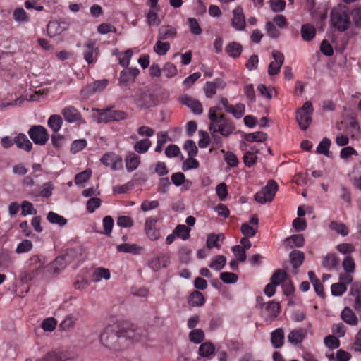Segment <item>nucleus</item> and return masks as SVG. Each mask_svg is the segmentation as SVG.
<instances>
[{"instance_id": "48", "label": "nucleus", "mask_w": 361, "mask_h": 361, "mask_svg": "<svg viewBox=\"0 0 361 361\" xmlns=\"http://www.w3.org/2000/svg\"><path fill=\"white\" fill-rule=\"evenodd\" d=\"M151 146V141L146 138L137 142L134 145V149L139 154L147 152Z\"/></svg>"}, {"instance_id": "17", "label": "nucleus", "mask_w": 361, "mask_h": 361, "mask_svg": "<svg viewBox=\"0 0 361 361\" xmlns=\"http://www.w3.org/2000/svg\"><path fill=\"white\" fill-rule=\"evenodd\" d=\"M28 263L29 270L32 272V276H29L31 279L35 274L42 271L45 261L42 255H34L29 259Z\"/></svg>"}, {"instance_id": "29", "label": "nucleus", "mask_w": 361, "mask_h": 361, "mask_svg": "<svg viewBox=\"0 0 361 361\" xmlns=\"http://www.w3.org/2000/svg\"><path fill=\"white\" fill-rule=\"evenodd\" d=\"M284 342V332L281 328L275 329L271 334V343L274 348H280Z\"/></svg>"}, {"instance_id": "22", "label": "nucleus", "mask_w": 361, "mask_h": 361, "mask_svg": "<svg viewBox=\"0 0 361 361\" xmlns=\"http://www.w3.org/2000/svg\"><path fill=\"white\" fill-rule=\"evenodd\" d=\"M329 228L335 233L343 237L349 234L350 230L348 226L343 222L333 220L329 224Z\"/></svg>"}, {"instance_id": "39", "label": "nucleus", "mask_w": 361, "mask_h": 361, "mask_svg": "<svg viewBox=\"0 0 361 361\" xmlns=\"http://www.w3.org/2000/svg\"><path fill=\"white\" fill-rule=\"evenodd\" d=\"M54 189V186L51 182L45 183L42 185V190L39 192L33 191L32 195L37 197H42L44 198H49L52 195V190Z\"/></svg>"}, {"instance_id": "36", "label": "nucleus", "mask_w": 361, "mask_h": 361, "mask_svg": "<svg viewBox=\"0 0 361 361\" xmlns=\"http://www.w3.org/2000/svg\"><path fill=\"white\" fill-rule=\"evenodd\" d=\"M64 29L60 25L56 20L49 21L47 25V35L50 37H54L56 35H61Z\"/></svg>"}, {"instance_id": "24", "label": "nucleus", "mask_w": 361, "mask_h": 361, "mask_svg": "<svg viewBox=\"0 0 361 361\" xmlns=\"http://www.w3.org/2000/svg\"><path fill=\"white\" fill-rule=\"evenodd\" d=\"M322 264L324 268L329 270L334 269H338L339 259L336 254L329 253L324 257Z\"/></svg>"}, {"instance_id": "20", "label": "nucleus", "mask_w": 361, "mask_h": 361, "mask_svg": "<svg viewBox=\"0 0 361 361\" xmlns=\"http://www.w3.org/2000/svg\"><path fill=\"white\" fill-rule=\"evenodd\" d=\"M181 102L183 105H185L186 106L190 108L195 114L200 115L203 111L202 105L201 102L189 96L185 95L183 97Z\"/></svg>"}, {"instance_id": "61", "label": "nucleus", "mask_w": 361, "mask_h": 361, "mask_svg": "<svg viewBox=\"0 0 361 361\" xmlns=\"http://www.w3.org/2000/svg\"><path fill=\"white\" fill-rule=\"evenodd\" d=\"M102 223L104 229V234L107 236H110L114 224L113 218L111 216H106L104 217Z\"/></svg>"}, {"instance_id": "34", "label": "nucleus", "mask_w": 361, "mask_h": 361, "mask_svg": "<svg viewBox=\"0 0 361 361\" xmlns=\"http://www.w3.org/2000/svg\"><path fill=\"white\" fill-rule=\"evenodd\" d=\"M140 162V158L135 153H131L126 157V167L128 172L135 170Z\"/></svg>"}, {"instance_id": "31", "label": "nucleus", "mask_w": 361, "mask_h": 361, "mask_svg": "<svg viewBox=\"0 0 361 361\" xmlns=\"http://www.w3.org/2000/svg\"><path fill=\"white\" fill-rule=\"evenodd\" d=\"M289 258L293 268L298 269L302 264L305 260V254L302 251L294 250L290 252Z\"/></svg>"}, {"instance_id": "15", "label": "nucleus", "mask_w": 361, "mask_h": 361, "mask_svg": "<svg viewBox=\"0 0 361 361\" xmlns=\"http://www.w3.org/2000/svg\"><path fill=\"white\" fill-rule=\"evenodd\" d=\"M259 300H262L261 297H258L257 298V302L260 307L267 313L269 317L271 319L277 317L281 310V307L279 302L269 301L267 303H259Z\"/></svg>"}, {"instance_id": "43", "label": "nucleus", "mask_w": 361, "mask_h": 361, "mask_svg": "<svg viewBox=\"0 0 361 361\" xmlns=\"http://www.w3.org/2000/svg\"><path fill=\"white\" fill-rule=\"evenodd\" d=\"M47 219L51 224H57L59 226H64L67 224V219L66 218L54 212H49Z\"/></svg>"}, {"instance_id": "58", "label": "nucleus", "mask_w": 361, "mask_h": 361, "mask_svg": "<svg viewBox=\"0 0 361 361\" xmlns=\"http://www.w3.org/2000/svg\"><path fill=\"white\" fill-rule=\"evenodd\" d=\"M336 249L338 252L343 255H350L355 252V246L351 243H343L336 245Z\"/></svg>"}, {"instance_id": "13", "label": "nucleus", "mask_w": 361, "mask_h": 361, "mask_svg": "<svg viewBox=\"0 0 361 361\" xmlns=\"http://www.w3.org/2000/svg\"><path fill=\"white\" fill-rule=\"evenodd\" d=\"M140 73L137 68H130L121 71L118 79V85L121 86H128L135 82V78Z\"/></svg>"}, {"instance_id": "7", "label": "nucleus", "mask_w": 361, "mask_h": 361, "mask_svg": "<svg viewBox=\"0 0 361 361\" xmlns=\"http://www.w3.org/2000/svg\"><path fill=\"white\" fill-rule=\"evenodd\" d=\"M314 109L311 102H306L303 106L296 111V121L298 123L300 128L302 130H307L310 126L312 119V115Z\"/></svg>"}, {"instance_id": "57", "label": "nucleus", "mask_w": 361, "mask_h": 361, "mask_svg": "<svg viewBox=\"0 0 361 361\" xmlns=\"http://www.w3.org/2000/svg\"><path fill=\"white\" fill-rule=\"evenodd\" d=\"M287 277V273L280 269H276L272 274L270 281L271 282L277 283L280 285Z\"/></svg>"}, {"instance_id": "3", "label": "nucleus", "mask_w": 361, "mask_h": 361, "mask_svg": "<svg viewBox=\"0 0 361 361\" xmlns=\"http://www.w3.org/2000/svg\"><path fill=\"white\" fill-rule=\"evenodd\" d=\"M86 256L85 255V248L82 245L75 247H71L66 250L64 255L56 258L54 262L61 267H66L67 263L73 262H82Z\"/></svg>"}, {"instance_id": "16", "label": "nucleus", "mask_w": 361, "mask_h": 361, "mask_svg": "<svg viewBox=\"0 0 361 361\" xmlns=\"http://www.w3.org/2000/svg\"><path fill=\"white\" fill-rule=\"evenodd\" d=\"M233 18L232 19V26L236 30H243L245 28L246 23L243 10L241 6H237L233 10Z\"/></svg>"}, {"instance_id": "33", "label": "nucleus", "mask_w": 361, "mask_h": 361, "mask_svg": "<svg viewBox=\"0 0 361 361\" xmlns=\"http://www.w3.org/2000/svg\"><path fill=\"white\" fill-rule=\"evenodd\" d=\"M14 262L12 253L6 249L0 250V267L4 268L10 267Z\"/></svg>"}, {"instance_id": "5", "label": "nucleus", "mask_w": 361, "mask_h": 361, "mask_svg": "<svg viewBox=\"0 0 361 361\" xmlns=\"http://www.w3.org/2000/svg\"><path fill=\"white\" fill-rule=\"evenodd\" d=\"M331 22L338 31H345L350 25L348 11L345 8H334L331 12Z\"/></svg>"}, {"instance_id": "62", "label": "nucleus", "mask_w": 361, "mask_h": 361, "mask_svg": "<svg viewBox=\"0 0 361 361\" xmlns=\"http://www.w3.org/2000/svg\"><path fill=\"white\" fill-rule=\"evenodd\" d=\"M111 121H120L126 119L128 114L126 112L121 110H114L110 108Z\"/></svg>"}, {"instance_id": "28", "label": "nucleus", "mask_w": 361, "mask_h": 361, "mask_svg": "<svg viewBox=\"0 0 361 361\" xmlns=\"http://www.w3.org/2000/svg\"><path fill=\"white\" fill-rule=\"evenodd\" d=\"M225 51L230 57L237 59L241 55L243 46L239 42H231L226 45Z\"/></svg>"}, {"instance_id": "30", "label": "nucleus", "mask_w": 361, "mask_h": 361, "mask_svg": "<svg viewBox=\"0 0 361 361\" xmlns=\"http://www.w3.org/2000/svg\"><path fill=\"white\" fill-rule=\"evenodd\" d=\"M350 294L355 298V310L358 312H361V285L353 284L350 290Z\"/></svg>"}, {"instance_id": "26", "label": "nucleus", "mask_w": 361, "mask_h": 361, "mask_svg": "<svg viewBox=\"0 0 361 361\" xmlns=\"http://www.w3.org/2000/svg\"><path fill=\"white\" fill-rule=\"evenodd\" d=\"M341 319L349 325L355 326L358 324V318L348 307H345L341 313Z\"/></svg>"}, {"instance_id": "25", "label": "nucleus", "mask_w": 361, "mask_h": 361, "mask_svg": "<svg viewBox=\"0 0 361 361\" xmlns=\"http://www.w3.org/2000/svg\"><path fill=\"white\" fill-rule=\"evenodd\" d=\"M177 32L176 29L171 25H162L158 31V39H174L176 37Z\"/></svg>"}, {"instance_id": "60", "label": "nucleus", "mask_w": 361, "mask_h": 361, "mask_svg": "<svg viewBox=\"0 0 361 361\" xmlns=\"http://www.w3.org/2000/svg\"><path fill=\"white\" fill-rule=\"evenodd\" d=\"M32 243L30 240H23L17 246L16 252L17 254L27 252L32 250Z\"/></svg>"}, {"instance_id": "51", "label": "nucleus", "mask_w": 361, "mask_h": 361, "mask_svg": "<svg viewBox=\"0 0 361 361\" xmlns=\"http://www.w3.org/2000/svg\"><path fill=\"white\" fill-rule=\"evenodd\" d=\"M189 339L191 342L199 344L204 339V333L200 329L191 331L189 334Z\"/></svg>"}, {"instance_id": "6", "label": "nucleus", "mask_w": 361, "mask_h": 361, "mask_svg": "<svg viewBox=\"0 0 361 361\" xmlns=\"http://www.w3.org/2000/svg\"><path fill=\"white\" fill-rule=\"evenodd\" d=\"M278 188V184L274 180H268L266 186L255 195V201L262 204L271 202L276 195Z\"/></svg>"}, {"instance_id": "42", "label": "nucleus", "mask_w": 361, "mask_h": 361, "mask_svg": "<svg viewBox=\"0 0 361 361\" xmlns=\"http://www.w3.org/2000/svg\"><path fill=\"white\" fill-rule=\"evenodd\" d=\"M190 228L184 225L178 224L173 230V234H176V237L180 238L183 240H186L190 238Z\"/></svg>"}, {"instance_id": "23", "label": "nucleus", "mask_w": 361, "mask_h": 361, "mask_svg": "<svg viewBox=\"0 0 361 361\" xmlns=\"http://www.w3.org/2000/svg\"><path fill=\"white\" fill-rule=\"evenodd\" d=\"M188 303L191 307H202L205 303L204 296L199 290H194L188 296Z\"/></svg>"}, {"instance_id": "9", "label": "nucleus", "mask_w": 361, "mask_h": 361, "mask_svg": "<svg viewBox=\"0 0 361 361\" xmlns=\"http://www.w3.org/2000/svg\"><path fill=\"white\" fill-rule=\"evenodd\" d=\"M109 84V80L102 79L96 80L85 85L80 91V94L84 97H88L97 92L103 91Z\"/></svg>"}, {"instance_id": "50", "label": "nucleus", "mask_w": 361, "mask_h": 361, "mask_svg": "<svg viewBox=\"0 0 361 361\" xmlns=\"http://www.w3.org/2000/svg\"><path fill=\"white\" fill-rule=\"evenodd\" d=\"M78 320V316L73 314L67 315L65 319L61 322L60 327L63 330H68L70 328H73L75 325V322Z\"/></svg>"}, {"instance_id": "19", "label": "nucleus", "mask_w": 361, "mask_h": 361, "mask_svg": "<svg viewBox=\"0 0 361 361\" xmlns=\"http://www.w3.org/2000/svg\"><path fill=\"white\" fill-rule=\"evenodd\" d=\"M307 329L299 328L291 331L288 335V341L293 344L298 345L301 343L307 337Z\"/></svg>"}, {"instance_id": "14", "label": "nucleus", "mask_w": 361, "mask_h": 361, "mask_svg": "<svg viewBox=\"0 0 361 361\" xmlns=\"http://www.w3.org/2000/svg\"><path fill=\"white\" fill-rule=\"evenodd\" d=\"M272 57L274 61H271L269 65L268 73L269 75H277L280 72L281 67L284 62L283 54L278 50L272 51Z\"/></svg>"}, {"instance_id": "59", "label": "nucleus", "mask_w": 361, "mask_h": 361, "mask_svg": "<svg viewBox=\"0 0 361 361\" xmlns=\"http://www.w3.org/2000/svg\"><path fill=\"white\" fill-rule=\"evenodd\" d=\"M342 267L346 273H353L355 271V264L353 258L348 255L342 262Z\"/></svg>"}, {"instance_id": "8", "label": "nucleus", "mask_w": 361, "mask_h": 361, "mask_svg": "<svg viewBox=\"0 0 361 361\" xmlns=\"http://www.w3.org/2000/svg\"><path fill=\"white\" fill-rule=\"evenodd\" d=\"M27 133L33 142L39 145H45L49 137L47 129L41 125L32 126Z\"/></svg>"}, {"instance_id": "49", "label": "nucleus", "mask_w": 361, "mask_h": 361, "mask_svg": "<svg viewBox=\"0 0 361 361\" xmlns=\"http://www.w3.org/2000/svg\"><path fill=\"white\" fill-rule=\"evenodd\" d=\"M286 242L288 244H293L290 245V247H293V245L298 247H301L304 245L305 239L302 234H294L286 238Z\"/></svg>"}, {"instance_id": "1", "label": "nucleus", "mask_w": 361, "mask_h": 361, "mask_svg": "<svg viewBox=\"0 0 361 361\" xmlns=\"http://www.w3.org/2000/svg\"><path fill=\"white\" fill-rule=\"evenodd\" d=\"M142 330L133 324L122 326L109 325L100 334V341L106 348L119 351L129 344L139 341L142 338Z\"/></svg>"}, {"instance_id": "2", "label": "nucleus", "mask_w": 361, "mask_h": 361, "mask_svg": "<svg viewBox=\"0 0 361 361\" xmlns=\"http://www.w3.org/2000/svg\"><path fill=\"white\" fill-rule=\"evenodd\" d=\"M235 129L234 123L226 116L214 117L209 121V130L219 133L224 137H228Z\"/></svg>"}, {"instance_id": "40", "label": "nucleus", "mask_w": 361, "mask_h": 361, "mask_svg": "<svg viewBox=\"0 0 361 361\" xmlns=\"http://www.w3.org/2000/svg\"><path fill=\"white\" fill-rule=\"evenodd\" d=\"M63 121L59 115H51L48 119V126L54 132L57 133L61 128Z\"/></svg>"}, {"instance_id": "18", "label": "nucleus", "mask_w": 361, "mask_h": 361, "mask_svg": "<svg viewBox=\"0 0 361 361\" xmlns=\"http://www.w3.org/2000/svg\"><path fill=\"white\" fill-rule=\"evenodd\" d=\"M61 114L65 121L69 123L82 121L81 114L74 106H68L65 107L62 110Z\"/></svg>"}, {"instance_id": "47", "label": "nucleus", "mask_w": 361, "mask_h": 361, "mask_svg": "<svg viewBox=\"0 0 361 361\" xmlns=\"http://www.w3.org/2000/svg\"><path fill=\"white\" fill-rule=\"evenodd\" d=\"M215 347L210 342H205L200 345L199 348V354L202 357H209L214 353Z\"/></svg>"}, {"instance_id": "45", "label": "nucleus", "mask_w": 361, "mask_h": 361, "mask_svg": "<svg viewBox=\"0 0 361 361\" xmlns=\"http://www.w3.org/2000/svg\"><path fill=\"white\" fill-rule=\"evenodd\" d=\"M331 144V142L330 139L324 137L317 146V152L319 154H324L328 157H331V152L329 150Z\"/></svg>"}, {"instance_id": "11", "label": "nucleus", "mask_w": 361, "mask_h": 361, "mask_svg": "<svg viewBox=\"0 0 361 361\" xmlns=\"http://www.w3.org/2000/svg\"><path fill=\"white\" fill-rule=\"evenodd\" d=\"M159 220V216H150L146 219L145 224V231L148 237V238L151 240H157L160 237V233L159 230H157L155 227L156 224Z\"/></svg>"}, {"instance_id": "41", "label": "nucleus", "mask_w": 361, "mask_h": 361, "mask_svg": "<svg viewBox=\"0 0 361 361\" xmlns=\"http://www.w3.org/2000/svg\"><path fill=\"white\" fill-rule=\"evenodd\" d=\"M13 18L19 23H25L30 21V17L23 8H16L13 13Z\"/></svg>"}, {"instance_id": "37", "label": "nucleus", "mask_w": 361, "mask_h": 361, "mask_svg": "<svg viewBox=\"0 0 361 361\" xmlns=\"http://www.w3.org/2000/svg\"><path fill=\"white\" fill-rule=\"evenodd\" d=\"M244 139L247 142H262L267 139V134L262 131L254 132L247 133L244 135Z\"/></svg>"}, {"instance_id": "46", "label": "nucleus", "mask_w": 361, "mask_h": 361, "mask_svg": "<svg viewBox=\"0 0 361 361\" xmlns=\"http://www.w3.org/2000/svg\"><path fill=\"white\" fill-rule=\"evenodd\" d=\"M163 39H158L155 45L154 46V51L159 56L165 55L170 49V43L167 42H162Z\"/></svg>"}, {"instance_id": "56", "label": "nucleus", "mask_w": 361, "mask_h": 361, "mask_svg": "<svg viewBox=\"0 0 361 361\" xmlns=\"http://www.w3.org/2000/svg\"><path fill=\"white\" fill-rule=\"evenodd\" d=\"M21 210V214L23 216L37 214V210L34 208L33 204L27 200L22 202Z\"/></svg>"}, {"instance_id": "4", "label": "nucleus", "mask_w": 361, "mask_h": 361, "mask_svg": "<svg viewBox=\"0 0 361 361\" xmlns=\"http://www.w3.org/2000/svg\"><path fill=\"white\" fill-rule=\"evenodd\" d=\"M134 101L140 108H150L159 104L157 95L147 87L139 89L134 95Z\"/></svg>"}, {"instance_id": "64", "label": "nucleus", "mask_w": 361, "mask_h": 361, "mask_svg": "<svg viewBox=\"0 0 361 361\" xmlns=\"http://www.w3.org/2000/svg\"><path fill=\"white\" fill-rule=\"evenodd\" d=\"M347 290V286L341 283H334L331 286V294L334 296H341Z\"/></svg>"}, {"instance_id": "52", "label": "nucleus", "mask_w": 361, "mask_h": 361, "mask_svg": "<svg viewBox=\"0 0 361 361\" xmlns=\"http://www.w3.org/2000/svg\"><path fill=\"white\" fill-rule=\"evenodd\" d=\"M245 111V106L242 103H238L235 106H232V108L228 110L227 113L231 114L233 117L237 119L241 118Z\"/></svg>"}, {"instance_id": "38", "label": "nucleus", "mask_w": 361, "mask_h": 361, "mask_svg": "<svg viewBox=\"0 0 361 361\" xmlns=\"http://www.w3.org/2000/svg\"><path fill=\"white\" fill-rule=\"evenodd\" d=\"M116 250L118 252L137 255L140 251V247H139L136 244L123 243L118 245L116 247Z\"/></svg>"}, {"instance_id": "53", "label": "nucleus", "mask_w": 361, "mask_h": 361, "mask_svg": "<svg viewBox=\"0 0 361 361\" xmlns=\"http://www.w3.org/2000/svg\"><path fill=\"white\" fill-rule=\"evenodd\" d=\"M183 149L188 152V157H194L198 152L195 142L192 140H188L185 142Z\"/></svg>"}, {"instance_id": "44", "label": "nucleus", "mask_w": 361, "mask_h": 361, "mask_svg": "<svg viewBox=\"0 0 361 361\" xmlns=\"http://www.w3.org/2000/svg\"><path fill=\"white\" fill-rule=\"evenodd\" d=\"M226 263V258L224 255H216L209 264V267L214 270L219 271L224 268Z\"/></svg>"}, {"instance_id": "63", "label": "nucleus", "mask_w": 361, "mask_h": 361, "mask_svg": "<svg viewBox=\"0 0 361 361\" xmlns=\"http://www.w3.org/2000/svg\"><path fill=\"white\" fill-rule=\"evenodd\" d=\"M232 251L238 261L240 262L245 261L247 256L243 247L239 245H235L232 247Z\"/></svg>"}, {"instance_id": "21", "label": "nucleus", "mask_w": 361, "mask_h": 361, "mask_svg": "<svg viewBox=\"0 0 361 361\" xmlns=\"http://www.w3.org/2000/svg\"><path fill=\"white\" fill-rule=\"evenodd\" d=\"M345 131L350 136L352 140H358L360 137L361 131L358 122L351 117L348 124L345 126Z\"/></svg>"}, {"instance_id": "35", "label": "nucleus", "mask_w": 361, "mask_h": 361, "mask_svg": "<svg viewBox=\"0 0 361 361\" xmlns=\"http://www.w3.org/2000/svg\"><path fill=\"white\" fill-rule=\"evenodd\" d=\"M316 35V30L312 25L307 23L301 27V36L305 41H311Z\"/></svg>"}, {"instance_id": "55", "label": "nucleus", "mask_w": 361, "mask_h": 361, "mask_svg": "<svg viewBox=\"0 0 361 361\" xmlns=\"http://www.w3.org/2000/svg\"><path fill=\"white\" fill-rule=\"evenodd\" d=\"M220 279L226 284H233L238 281V276L232 272H221L220 274Z\"/></svg>"}, {"instance_id": "54", "label": "nucleus", "mask_w": 361, "mask_h": 361, "mask_svg": "<svg viewBox=\"0 0 361 361\" xmlns=\"http://www.w3.org/2000/svg\"><path fill=\"white\" fill-rule=\"evenodd\" d=\"M92 176V171L90 169H86L78 174L75 177V183L76 185H80L87 182Z\"/></svg>"}, {"instance_id": "10", "label": "nucleus", "mask_w": 361, "mask_h": 361, "mask_svg": "<svg viewBox=\"0 0 361 361\" xmlns=\"http://www.w3.org/2000/svg\"><path fill=\"white\" fill-rule=\"evenodd\" d=\"M100 161L104 166H110L112 171H118L123 168L121 157L113 152L104 154Z\"/></svg>"}, {"instance_id": "12", "label": "nucleus", "mask_w": 361, "mask_h": 361, "mask_svg": "<svg viewBox=\"0 0 361 361\" xmlns=\"http://www.w3.org/2000/svg\"><path fill=\"white\" fill-rule=\"evenodd\" d=\"M83 56L84 59L88 64H91L95 62V59L99 54V48L97 46V43L93 40H88L84 44Z\"/></svg>"}, {"instance_id": "32", "label": "nucleus", "mask_w": 361, "mask_h": 361, "mask_svg": "<svg viewBox=\"0 0 361 361\" xmlns=\"http://www.w3.org/2000/svg\"><path fill=\"white\" fill-rule=\"evenodd\" d=\"M94 111H97V114L93 116L94 118L97 121V123H110L111 116H110V108H106L103 109H93Z\"/></svg>"}, {"instance_id": "27", "label": "nucleus", "mask_w": 361, "mask_h": 361, "mask_svg": "<svg viewBox=\"0 0 361 361\" xmlns=\"http://www.w3.org/2000/svg\"><path fill=\"white\" fill-rule=\"evenodd\" d=\"M13 142L18 148L23 149L27 152H30L32 149V142L28 140L27 137L23 133H19L13 139Z\"/></svg>"}]
</instances>
